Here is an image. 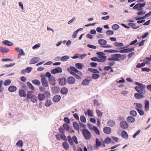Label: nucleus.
<instances>
[{"instance_id": "23", "label": "nucleus", "mask_w": 151, "mask_h": 151, "mask_svg": "<svg viewBox=\"0 0 151 151\" xmlns=\"http://www.w3.org/2000/svg\"><path fill=\"white\" fill-rule=\"evenodd\" d=\"M0 51L3 53H6L9 51L8 49L3 47H0Z\"/></svg>"}, {"instance_id": "6", "label": "nucleus", "mask_w": 151, "mask_h": 151, "mask_svg": "<svg viewBox=\"0 0 151 151\" xmlns=\"http://www.w3.org/2000/svg\"><path fill=\"white\" fill-rule=\"evenodd\" d=\"M120 125L121 128L126 129L128 127L129 125L128 123L126 121H122L120 123Z\"/></svg>"}, {"instance_id": "41", "label": "nucleus", "mask_w": 151, "mask_h": 151, "mask_svg": "<svg viewBox=\"0 0 151 151\" xmlns=\"http://www.w3.org/2000/svg\"><path fill=\"white\" fill-rule=\"evenodd\" d=\"M112 28L114 30H116L119 28L120 27L117 24H115L112 26Z\"/></svg>"}, {"instance_id": "33", "label": "nucleus", "mask_w": 151, "mask_h": 151, "mask_svg": "<svg viewBox=\"0 0 151 151\" xmlns=\"http://www.w3.org/2000/svg\"><path fill=\"white\" fill-rule=\"evenodd\" d=\"M32 83L37 86H40V82L37 79H35L32 81Z\"/></svg>"}, {"instance_id": "22", "label": "nucleus", "mask_w": 151, "mask_h": 151, "mask_svg": "<svg viewBox=\"0 0 151 151\" xmlns=\"http://www.w3.org/2000/svg\"><path fill=\"white\" fill-rule=\"evenodd\" d=\"M85 114L86 115H88L89 116H93V112L92 110L88 109L87 111L85 112Z\"/></svg>"}, {"instance_id": "26", "label": "nucleus", "mask_w": 151, "mask_h": 151, "mask_svg": "<svg viewBox=\"0 0 151 151\" xmlns=\"http://www.w3.org/2000/svg\"><path fill=\"white\" fill-rule=\"evenodd\" d=\"M19 93L21 97H25L26 95V92L23 90L20 89L19 91Z\"/></svg>"}, {"instance_id": "29", "label": "nucleus", "mask_w": 151, "mask_h": 151, "mask_svg": "<svg viewBox=\"0 0 151 151\" xmlns=\"http://www.w3.org/2000/svg\"><path fill=\"white\" fill-rule=\"evenodd\" d=\"M145 109L146 111H148L149 109V102L148 100H145Z\"/></svg>"}, {"instance_id": "21", "label": "nucleus", "mask_w": 151, "mask_h": 151, "mask_svg": "<svg viewBox=\"0 0 151 151\" xmlns=\"http://www.w3.org/2000/svg\"><path fill=\"white\" fill-rule=\"evenodd\" d=\"M37 98L40 101H42L45 99V96L44 94L40 93L38 95Z\"/></svg>"}, {"instance_id": "2", "label": "nucleus", "mask_w": 151, "mask_h": 151, "mask_svg": "<svg viewBox=\"0 0 151 151\" xmlns=\"http://www.w3.org/2000/svg\"><path fill=\"white\" fill-rule=\"evenodd\" d=\"M107 43V41L103 39H100L98 41V43L100 45L101 47L105 48H111L112 46L110 45H106Z\"/></svg>"}, {"instance_id": "3", "label": "nucleus", "mask_w": 151, "mask_h": 151, "mask_svg": "<svg viewBox=\"0 0 151 151\" xmlns=\"http://www.w3.org/2000/svg\"><path fill=\"white\" fill-rule=\"evenodd\" d=\"M84 138L87 140H89L91 137L90 132L86 129H83L82 130Z\"/></svg>"}, {"instance_id": "50", "label": "nucleus", "mask_w": 151, "mask_h": 151, "mask_svg": "<svg viewBox=\"0 0 151 151\" xmlns=\"http://www.w3.org/2000/svg\"><path fill=\"white\" fill-rule=\"evenodd\" d=\"M130 114L133 116H135L137 115V112L134 110H132L130 111Z\"/></svg>"}, {"instance_id": "47", "label": "nucleus", "mask_w": 151, "mask_h": 151, "mask_svg": "<svg viewBox=\"0 0 151 151\" xmlns=\"http://www.w3.org/2000/svg\"><path fill=\"white\" fill-rule=\"evenodd\" d=\"M3 80L0 81V92H2L4 90V88L3 87Z\"/></svg>"}, {"instance_id": "63", "label": "nucleus", "mask_w": 151, "mask_h": 151, "mask_svg": "<svg viewBox=\"0 0 151 151\" xmlns=\"http://www.w3.org/2000/svg\"><path fill=\"white\" fill-rule=\"evenodd\" d=\"M136 108H138V109H141L142 108V105L139 103H137L136 104Z\"/></svg>"}, {"instance_id": "10", "label": "nucleus", "mask_w": 151, "mask_h": 151, "mask_svg": "<svg viewBox=\"0 0 151 151\" xmlns=\"http://www.w3.org/2000/svg\"><path fill=\"white\" fill-rule=\"evenodd\" d=\"M59 82L60 85L62 86H64L66 83L67 80L65 78H62L60 79Z\"/></svg>"}, {"instance_id": "48", "label": "nucleus", "mask_w": 151, "mask_h": 151, "mask_svg": "<svg viewBox=\"0 0 151 151\" xmlns=\"http://www.w3.org/2000/svg\"><path fill=\"white\" fill-rule=\"evenodd\" d=\"M114 45L116 47H120L123 46V44L122 43L115 42L114 43Z\"/></svg>"}, {"instance_id": "52", "label": "nucleus", "mask_w": 151, "mask_h": 151, "mask_svg": "<svg viewBox=\"0 0 151 151\" xmlns=\"http://www.w3.org/2000/svg\"><path fill=\"white\" fill-rule=\"evenodd\" d=\"M75 66L79 69H81L82 68V65L81 63H76L75 64Z\"/></svg>"}, {"instance_id": "1", "label": "nucleus", "mask_w": 151, "mask_h": 151, "mask_svg": "<svg viewBox=\"0 0 151 151\" xmlns=\"http://www.w3.org/2000/svg\"><path fill=\"white\" fill-rule=\"evenodd\" d=\"M135 84L138 86H136L134 88L135 90L140 94H144L145 92V86L141 83L136 82Z\"/></svg>"}, {"instance_id": "25", "label": "nucleus", "mask_w": 151, "mask_h": 151, "mask_svg": "<svg viewBox=\"0 0 151 151\" xmlns=\"http://www.w3.org/2000/svg\"><path fill=\"white\" fill-rule=\"evenodd\" d=\"M98 58L97 61L99 62H102L106 60V56H102Z\"/></svg>"}, {"instance_id": "59", "label": "nucleus", "mask_w": 151, "mask_h": 151, "mask_svg": "<svg viewBox=\"0 0 151 151\" xmlns=\"http://www.w3.org/2000/svg\"><path fill=\"white\" fill-rule=\"evenodd\" d=\"M63 126L65 130L67 131L69 130L70 127L67 124H64L63 125Z\"/></svg>"}, {"instance_id": "11", "label": "nucleus", "mask_w": 151, "mask_h": 151, "mask_svg": "<svg viewBox=\"0 0 151 151\" xmlns=\"http://www.w3.org/2000/svg\"><path fill=\"white\" fill-rule=\"evenodd\" d=\"M68 83L70 84H73L75 82V79L73 76H70L67 79Z\"/></svg>"}, {"instance_id": "15", "label": "nucleus", "mask_w": 151, "mask_h": 151, "mask_svg": "<svg viewBox=\"0 0 151 151\" xmlns=\"http://www.w3.org/2000/svg\"><path fill=\"white\" fill-rule=\"evenodd\" d=\"M104 132L106 134H109L111 132V130L110 128L109 127H105L103 129Z\"/></svg>"}, {"instance_id": "43", "label": "nucleus", "mask_w": 151, "mask_h": 151, "mask_svg": "<svg viewBox=\"0 0 151 151\" xmlns=\"http://www.w3.org/2000/svg\"><path fill=\"white\" fill-rule=\"evenodd\" d=\"M100 76V75L98 74L94 73L92 76V78L93 79H96L98 78Z\"/></svg>"}, {"instance_id": "46", "label": "nucleus", "mask_w": 151, "mask_h": 151, "mask_svg": "<svg viewBox=\"0 0 151 151\" xmlns=\"http://www.w3.org/2000/svg\"><path fill=\"white\" fill-rule=\"evenodd\" d=\"M27 85L29 88L33 90H34L35 88L34 86L32 85V84L29 82H28L27 83Z\"/></svg>"}, {"instance_id": "9", "label": "nucleus", "mask_w": 151, "mask_h": 151, "mask_svg": "<svg viewBox=\"0 0 151 151\" xmlns=\"http://www.w3.org/2000/svg\"><path fill=\"white\" fill-rule=\"evenodd\" d=\"M40 60V58L38 57H35L30 60L29 63L31 64L36 63Z\"/></svg>"}, {"instance_id": "28", "label": "nucleus", "mask_w": 151, "mask_h": 151, "mask_svg": "<svg viewBox=\"0 0 151 151\" xmlns=\"http://www.w3.org/2000/svg\"><path fill=\"white\" fill-rule=\"evenodd\" d=\"M90 81V80L86 79L83 81L82 82V83L83 86L88 85L89 84Z\"/></svg>"}, {"instance_id": "56", "label": "nucleus", "mask_w": 151, "mask_h": 151, "mask_svg": "<svg viewBox=\"0 0 151 151\" xmlns=\"http://www.w3.org/2000/svg\"><path fill=\"white\" fill-rule=\"evenodd\" d=\"M93 130L94 131L95 133L97 135H99L100 134V133L99 130L96 127H94V128L93 129Z\"/></svg>"}, {"instance_id": "4", "label": "nucleus", "mask_w": 151, "mask_h": 151, "mask_svg": "<svg viewBox=\"0 0 151 151\" xmlns=\"http://www.w3.org/2000/svg\"><path fill=\"white\" fill-rule=\"evenodd\" d=\"M112 57L109 58L107 59V60L109 61H119L120 60V59L119 58H121L122 55L120 54H113L111 56Z\"/></svg>"}, {"instance_id": "49", "label": "nucleus", "mask_w": 151, "mask_h": 151, "mask_svg": "<svg viewBox=\"0 0 151 151\" xmlns=\"http://www.w3.org/2000/svg\"><path fill=\"white\" fill-rule=\"evenodd\" d=\"M52 103L50 100H47L45 102V105L46 106L49 107L51 105Z\"/></svg>"}, {"instance_id": "7", "label": "nucleus", "mask_w": 151, "mask_h": 151, "mask_svg": "<svg viewBox=\"0 0 151 151\" xmlns=\"http://www.w3.org/2000/svg\"><path fill=\"white\" fill-rule=\"evenodd\" d=\"M62 70L61 68L58 67L55 69H52L51 71V73L52 74H55L58 73H61Z\"/></svg>"}, {"instance_id": "39", "label": "nucleus", "mask_w": 151, "mask_h": 151, "mask_svg": "<svg viewBox=\"0 0 151 151\" xmlns=\"http://www.w3.org/2000/svg\"><path fill=\"white\" fill-rule=\"evenodd\" d=\"M11 81L10 79H7L5 80L4 83V86L9 85L11 83Z\"/></svg>"}, {"instance_id": "64", "label": "nucleus", "mask_w": 151, "mask_h": 151, "mask_svg": "<svg viewBox=\"0 0 151 151\" xmlns=\"http://www.w3.org/2000/svg\"><path fill=\"white\" fill-rule=\"evenodd\" d=\"M87 47L93 49H96L97 48L96 46L93 45H91L90 44H88L87 45Z\"/></svg>"}, {"instance_id": "57", "label": "nucleus", "mask_w": 151, "mask_h": 151, "mask_svg": "<svg viewBox=\"0 0 151 151\" xmlns=\"http://www.w3.org/2000/svg\"><path fill=\"white\" fill-rule=\"evenodd\" d=\"M145 12H144L143 10H139L137 13V14L138 15H141L145 14L146 13Z\"/></svg>"}, {"instance_id": "34", "label": "nucleus", "mask_w": 151, "mask_h": 151, "mask_svg": "<svg viewBox=\"0 0 151 151\" xmlns=\"http://www.w3.org/2000/svg\"><path fill=\"white\" fill-rule=\"evenodd\" d=\"M88 70L93 73L98 74L99 73H100L96 69H93L92 68H89L88 69Z\"/></svg>"}, {"instance_id": "16", "label": "nucleus", "mask_w": 151, "mask_h": 151, "mask_svg": "<svg viewBox=\"0 0 151 151\" xmlns=\"http://www.w3.org/2000/svg\"><path fill=\"white\" fill-rule=\"evenodd\" d=\"M108 125L110 127H114L116 123L114 121L112 120H109L107 122Z\"/></svg>"}, {"instance_id": "32", "label": "nucleus", "mask_w": 151, "mask_h": 151, "mask_svg": "<svg viewBox=\"0 0 151 151\" xmlns=\"http://www.w3.org/2000/svg\"><path fill=\"white\" fill-rule=\"evenodd\" d=\"M23 145V142L22 140L18 141L16 143L17 146L19 147H22Z\"/></svg>"}, {"instance_id": "51", "label": "nucleus", "mask_w": 151, "mask_h": 151, "mask_svg": "<svg viewBox=\"0 0 151 151\" xmlns=\"http://www.w3.org/2000/svg\"><path fill=\"white\" fill-rule=\"evenodd\" d=\"M126 53L129 52L134 50V47H131L125 49Z\"/></svg>"}, {"instance_id": "44", "label": "nucleus", "mask_w": 151, "mask_h": 151, "mask_svg": "<svg viewBox=\"0 0 151 151\" xmlns=\"http://www.w3.org/2000/svg\"><path fill=\"white\" fill-rule=\"evenodd\" d=\"M96 146H100L101 144L99 139L98 138H96Z\"/></svg>"}, {"instance_id": "5", "label": "nucleus", "mask_w": 151, "mask_h": 151, "mask_svg": "<svg viewBox=\"0 0 151 151\" xmlns=\"http://www.w3.org/2000/svg\"><path fill=\"white\" fill-rule=\"evenodd\" d=\"M145 3L142 4L138 3L133 7V9H136L138 11L141 10L143 9V7L145 6Z\"/></svg>"}, {"instance_id": "42", "label": "nucleus", "mask_w": 151, "mask_h": 151, "mask_svg": "<svg viewBox=\"0 0 151 151\" xmlns=\"http://www.w3.org/2000/svg\"><path fill=\"white\" fill-rule=\"evenodd\" d=\"M29 99H31V101L34 103L37 102V97L35 95Z\"/></svg>"}, {"instance_id": "17", "label": "nucleus", "mask_w": 151, "mask_h": 151, "mask_svg": "<svg viewBox=\"0 0 151 151\" xmlns=\"http://www.w3.org/2000/svg\"><path fill=\"white\" fill-rule=\"evenodd\" d=\"M49 82L50 84L52 85H55V78L54 77H50L49 79Z\"/></svg>"}, {"instance_id": "14", "label": "nucleus", "mask_w": 151, "mask_h": 151, "mask_svg": "<svg viewBox=\"0 0 151 151\" xmlns=\"http://www.w3.org/2000/svg\"><path fill=\"white\" fill-rule=\"evenodd\" d=\"M143 94H140L137 93H135L134 94V97L137 99H142L144 97L143 95Z\"/></svg>"}, {"instance_id": "30", "label": "nucleus", "mask_w": 151, "mask_h": 151, "mask_svg": "<svg viewBox=\"0 0 151 151\" xmlns=\"http://www.w3.org/2000/svg\"><path fill=\"white\" fill-rule=\"evenodd\" d=\"M69 58V57L68 55H65L62 57L60 60L62 62H65Z\"/></svg>"}, {"instance_id": "38", "label": "nucleus", "mask_w": 151, "mask_h": 151, "mask_svg": "<svg viewBox=\"0 0 151 151\" xmlns=\"http://www.w3.org/2000/svg\"><path fill=\"white\" fill-rule=\"evenodd\" d=\"M63 146L64 149L66 150L68 149L69 147V145L66 142H64L63 143Z\"/></svg>"}, {"instance_id": "62", "label": "nucleus", "mask_w": 151, "mask_h": 151, "mask_svg": "<svg viewBox=\"0 0 151 151\" xmlns=\"http://www.w3.org/2000/svg\"><path fill=\"white\" fill-rule=\"evenodd\" d=\"M87 56V54H85L82 55H79V59H83L84 58Z\"/></svg>"}, {"instance_id": "53", "label": "nucleus", "mask_w": 151, "mask_h": 151, "mask_svg": "<svg viewBox=\"0 0 151 151\" xmlns=\"http://www.w3.org/2000/svg\"><path fill=\"white\" fill-rule=\"evenodd\" d=\"M80 119L82 122L85 123L86 122V119L84 116H81L80 117Z\"/></svg>"}, {"instance_id": "12", "label": "nucleus", "mask_w": 151, "mask_h": 151, "mask_svg": "<svg viewBox=\"0 0 151 151\" xmlns=\"http://www.w3.org/2000/svg\"><path fill=\"white\" fill-rule=\"evenodd\" d=\"M61 97L59 95H57L54 96L53 99L52 101L54 102H58L61 99Z\"/></svg>"}, {"instance_id": "19", "label": "nucleus", "mask_w": 151, "mask_h": 151, "mask_svg": "<svg viewBox=\"0 0 151 151\" xmlns=\"http://www.w3.org/2000/svg\"><path fill=\"white\" fill-rule=\"evenodd\" d=\"M127 120L129 123H133L135 121V118L133 116H129L127 118Z\"/></svg>"}, {"instance_id": "37", "label": "nucleus", "mask_w": 151, "mask_h": 151, "mask_svg": "<svg viewBox=\"0 0 151 151\" xmlns=\"http://www.w3.org/2000/svg\"><path fill=\"white\" fill-rule=\"evenodd\" d=\"M73 126L74 128L76 130H78L79 129V126L76 122H74L73 123Z\"/></svg>"}, {"instance_id": "18", "label": "nucleus", "mask_w": 151, "mask_h": 151, "mask_svg": "<svg viewBox=\"0 0 151 151\" xmlns=\"http://www.w3.org/2000/svg\"><path fill=\"white\" fill-rule=\"evenodd\" d=\"M2 43L3 44L5 45H7L8 46H11L13 45V43L8 40H6L3 41Z\"/></svg>"}, {"instance_id": "54", "label": "nucleus", "mask_w": 151, "mask_h": 151, "mask_svg": "<svg viewBox=\"0 0 151 151\" xmlns=\"http://www.w3.org/2000/svg\"><path fill=\"white\" fill-rule=\"evenodd\" d=\"M72 139L73 142L76 144H78V142L77 141V138L75 136H73L72 137Z\"/></svg>"}, {"instance_id": "55", "label": "nucleus", "mask_w": 151, "mask_h": 151, "mask_svg": "<svg viewBox=\"0 0 151 151\" xmlns=\"http://www.w3.org/2000/svg\"><path fill=\"white\" fill-rule=\"evenodd\" d=\"M96 112L97 116H98L99 117H101L102 116V113L99 110H96Z\"/></svg>"}, {"instance_id": "24", "label": "nucleus", "mask_w": 151, "mask_h": 151, "mask_svg": "<svg viewBox=\"0 0 151 151\" xmlns=\"http://www.w3.org/2000/svg\"><path fill=\"white\" fill-rule=\"evenodd\" d=\"M68 91V89L65 87L62 88L60 90V93L63 94H66Z\"/></svg>"}, {"instance_id": "36", "label": "nucleus", "mask_w": 151, "mask_h": 151, "mask_svg": "<svg viewBox=\"0 0 151 151\" xmlns=\"http://www.w3.org/2000/svg\"><path fill=\"white\" fill-rule=\"evenodd\" d=\"M111 139L109 137H107L105 139L104 141V143L106 144L109 143L111 142Z\"/></svg>"}, {"instance_id": "20", "label": "nucleus", "mask_w": 151, "mask_h": 151, "mask_svg": "<svg viewBox=\"0 0 151 151\" xmlns=\"http://www.w3.org/2000/svg\"><path fill=\"white\" fill-rule=\"evenodd\" d=\"M52 90L53 93H57L59 92L60 89L58 87L55 86L52 88Z\"/></svg>"}, {"instance_id": "60", "label": "nucleus", "mask_w": 151, "mask_h": 151, "mask_svg": "<svg viewBox=\"0 0 151 151\" xmlns=\"http://www.w3.org/2000/svg\"><path fill=\"white\" fill-rule=\"evenodd\" d=\"M106 34L108 35H111L114 34V32L111 30H107L106 32Z\"/></svg>"}, {"instance_id": "27", "label": "nucleus", "mask_w": 151, "mask_h": 151, "mask_svg": "<svg viewBox=\"0 0 151 151\" xmlns=\"http://www.w3.org/2000/svg\"><path fill=\"white\" fill-rule=\"evenodd\" d=\"M34 92L32 91H28L27 93V97L28 99L34 96Z\"/></svg>"}, {"instance_id": "8", "label": "nucleus", "mask_w": 151, "mask_h": 151, "mask_svg": "<svg viewBox=\"0 0 151 151\" xmlns=\"http://www.w3.org/2000/svg\"><path fill=\"white\" fill-rule=\"evenodd\" d=\"M41 81L42 85L44 87H47L48 86V83L47 80L45 78H42L41 79Z\"/></svg>"}, {"instance_id": "61", "label": "nucleus", "mask_w": 151, "mask_h": 151, "mask_svg": "<svg viewBox=\"0 0 151 151\" xmlns=\"http://www.w3.org/2000/svg\"><path fill=\"white\" fill-rule=\"evenodd\" d=\"M88 126V128L91 129V130H92L94 128V127H95V126H94L93 125L91 124H87Z\"/></svg>"}, {"instance_id": "35", "label": "nucleus", "mask_w": 151, "mask_h": 151, "mask_svg": "<svg viewBox=\"0 0 151 151\" xmlns=\"http://www.w3.org/2000/svg\"><path fill=\"white\" fill-rule=\"evenodd\" d=\"M43 94L44 95L45 97L46 98H50L51 96L50 93L48 91H45Z\"/></svg>"}, {"instance_id": "58", "label": "nucleus", "mask_w": 151, "mask_h": 151, "mask_svg": "<svg viewBox=\"0 0 151 151\" xmlns=\"http://www.w3.org/2000/svg\"><path fill=\"white\" fill-rule=\"evenodd\" d=\"M136 110L138 111V112L140 115H142L144 114V112L143 110L136 108Z\"/></svg>"}, {"instance_id": "40", "label": "nucleus", "mask_w": 151, "mask_h": 151, "mask_svg": "<svg viewBox=\"0 0 151 151\" xmlns=\"http://www.w3.org/2000/svg\"><path fill=\"white\" fill-rule=\"evenodd\" d=\"M70 69L76 73L78 72V70L74 67L70 66V68H68V71H70Z\"/></svg>"}, {"instance_id": "45", "label": "nucleus", "mask_w": 151, "mask_h": 151, "mask_svg": "<svg viewBox=\"0 0 151 151\" xmlns=\"http://www.w3.org/2000/svg\"><path fill=\"white\" fill-rule=\"evenodd\" d=\"M105 52H109V53H114L117 52V51L114 50H104Z\"/></svg>"}, {"instance_id": "31", "label": "nucleus", "mask_w": 151, "mask_h": 151, "mask_svg": "<svg viewBox=\"0 0 151 151\" xmlns=\"http://www.w3.org/2000/svg\"><path fill=\"white\" fill-rule=\"evenodd\" d=\"M122 136L124 138L126 139L128 137V135L127 133V132L124 130H123L122 133Z\"/></svg>"}, {"instance_id": "13", "label": "nucleus", "mask_w": 151, "mask_h": 151, "mask_svg": "<svg viewBox=\"0 0 151 151\" xmlns=\"http://www.w3.org/2000/svg\"><path fill=\"white\" fill-rule=\"evenodd\" d=\"M17 90V88L16 86H11L8 88V91L11 92H13Z\"/></svg>"}]
</instances>
